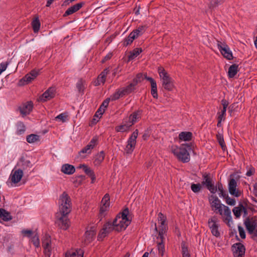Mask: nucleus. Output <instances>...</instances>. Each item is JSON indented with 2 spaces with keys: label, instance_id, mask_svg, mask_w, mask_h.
I'll return each instance as SVG.
<instances>
[{
  "label": "nucleus",
  "instance_id": "f257e3e1",
  "mask_svg": "<svg viewBox=\"0 0 257 257\" xmlns=\"http://www.w3.org/2000/svg\"><path fill=\"white\" fill-rule=\"evenodd\" d=\"M59 211L55 214V223L63 230H67L70 226L68 215L71 211V200L66 192H63L58 200Z\"/></svg>",
  "mask_w": 257,
  "mask_h": 257
},
{
  "label": "nucleus",
  "instance_id": "f03ea898",
  "mask_svg": "<svg viewBox=\"0 0 257 257\" xmlns=\"http://www.w3.org/2000/svg\"><path fill=\"white\" fill-rule=\"evenodd\" d=\"M209 201L214 211L216 212L217 209H219L220 207H223V214L226 216V220L229 221L231 219V211L229 207L221 204L220 200L216 196L211 195L209 198Z\"/></svg>",
  "mask_w": 257,
  "mask_h": 257
},
{
  "label": "nucleus",
  "instance_id": "7ed1b4c3",
  "mask_svg": "<svg viewBox=\"0 0 257 257\" xmlns=\"http://www.w3.org/2000/svg\"><path fill=\"white\" fill-rule=\"evenodd\" d=\"M158 72L162 79V85L164 89L168 91H172L175 87L172 78L162 66L158 67Z\"/></svg>",
  "mask_w": 257,
  "mask_h": 257
},
{
  "label": "nucleus",
  "instance_id": "20e7f679",
  "mask_svg": "<svg viewBox=\"0 0 257 257\" xmlns=\"http://www.w3.org/2000/svg\"><path fill=\"white\" fill-rule=\"evenodd\" d=\"M191 150V145L189 144H182L178 153V159L183 163H188L190 160L189 152Z\"/></svg>",
  "mask_w": 257,
  "mask_h": 257
},
{
  "label": "nucleus",
  "instance_id": "39448f33",
  "mask_svg": "<svg viewBox=\"0 0 257 257\" xmlns=\"http://www.w3.org/2000/svg\"><path fill=\"white\" fill-rule=\"evenodd\" d=\"M244 224L249 234H252L254 231H257L256 216L247 217L244 221Z\"/></svg>",
  "mask_w": 257,
  "mask_h": 257
},
{
  "label": "nucleus",
  "instance_id": "423d86ee",
  "mask_svg": "<svg viewBox=\"0 0 257 257\" xmlns=\"http://www.w3.org/2000/svg\"><path fill=\"white\" fill-rule=\"evenodd\" d=\"M217 46L221 54L224 58L229 60L233 59L232 53L225 43L217 41Z\"/></svg>",
  "mask_w": 257,
  "mask_h": 257
},
{
  "label": "nucleus",
  "instance_id": "0eeeda50",
  "mask_svg": "<svg viewBox=\"0 0 257 257\" xmlns=\"http://www.w3.org/2000/svg\"><path fill=\"white\" fill-rule=\"evenodd\" d=\"M158 222L160 224L159 226V235H164L168 229L167 224L165 223L166 221V217L161 212L158 214Z\"/></svg>",
  "mask_w": 257,
  "mask_h": 257
},
{
  "label": "nucleus",
  "instance_id": "6e6552de",
  "mask_svg": "<svg viewBox=\"0 0 257 257\" xmlns=\"http://www.w3.org/2000/svg\"><path fill=\"white\" fill-rule=\"evenodd\" d=\"M208 226L211 230V233L215 237L220 236V232L218 230V224L217 223V218L215 217L209 218L208 221Z\"/></svg>",
  "mask_w": 257,
  "mask_h": 257
},
{
  "label": "nucleus",
  "instance_id": "1a4fd4ad",
  "mask_svg": "<svg viewBox=\"0 0 257 257\" xmlns=\"http://www.w3.org/2000/svg\"><path fill=\"white\" fill-rule=\"evenodd\" d=\"M231 249L234 256L243 257L244 255L245 247L240 242L233 244L231 247Z\"/></svg>",
  "mask_w": 257,
  "mask_h": 257
},
{
  "label": "nucleus",
  "instance_id": "9d476101",
  "mask_svg": "<svg viewBox=\"0 0 257 257\" xmlns=\"http://www.w3.org/2000/svg\"><path fill=\"white\" fill-rule=\"evenodd\" d=\"M237 182L233 178L230 179L228 183L229 193L236 197H239L241 194V191L237 189Z\"/></svg>",
  "mask_w": 257,
  "mask_h": 257
},
{
  "label": "nucleus",
  "instance_id": "9b49d317",
  "mask_svg": "<svg viewBox=\"0 0 257 257\" xmlns=\"http://www.w3.org/2000/svg\"><path fill=\"white\" fill-rule=\"evenodd\" d=\"M42 246L44 249V252L46 255L50 257L51 251V236L46 234L42 239Z\"/></svg>",
  "mask_w": 257,
  "mask_h": 257
},
{
  "label": "nucleus",
  "instance_id": "f8f14e48",
  "mask_svg": "<svg viewBox=\"0 0 257 257\" xmlns=\"http://www.w3.org/2000/svg\"><path fill=\"white\" fill-rule=\"evenodd\" d=\"M56 89L55 87H49L40 97L39 99L42 102H45L54 98L55 96Z\"/></svg>",
  "mask_w": 257,
  "mask_h": 257
},
{
  "label": "nucleus",
  "instance_id": "ddd939ff",
  "mask_svg": "<svg viewBox=\"0 0 257 257\" xmlns=\"http://www.w3.org/2000/svg\"><path fill=\"white\" fill-rule=\"evenodd\" d=\"M113 224H114V226H115V230L117 232H119L122 230L125 229L130 223H127L125 220H121L119 216H116L113 220Z\"/></svg>",
  "mask_w": 257,
  "mask_h": 257
},
{
  "label": "nucleus",
  "instance_id": "4468645a",
  "mask_svg": "<svg viewBox=\"0 0 257 257\" xmlns=\"http://www.w3.org/2000/svg\"><path fill=\"white\" fill-rule=\"evenodd\" d=\"M33 107V103L32 101H28L19 107V110L21 114L24 116L29 114Z\"/></svg>",
  "mask_w": 257,
  "mask_h": 257
},
{
  "label": "nucleus",
  "instance_id": "2eb2a0df",
  "mask_svg": "<svg viewBox=\"0 0 257 257\" xmlns=\"http://www.w3.org/2000/svg\"><path fill=\"white\" fill-rule=\"evenodd\" d=\"M96 232L93 227H91L89 230H87L84 235L83 242L85 245H87L91 242L94 238Z\"/></svg>",
  "mask_w": 257,
  "mask_h": 257
},
{
  "label": "nucleus",
  "instance_id": "dca6fc26",
  "mask_svg": "<svg viewBox=\"0 0 257 257\" xmlns=\"http://www.w3.org/2000/svg\"><path fill=\"white\" fill-rule=\"evenodd\" d=\"M23 171L21 169H18V170H13L10 175V178L12 182L14 183H17L20 181L23 176Z\"/></svg>",
  "mask_w": 257,
  "mask_h": 257
},
{
  "label": "nucleus",
  "instance_id": "f3484780",
  "mask_svg": "<svg viewBox=\"0 0 257 257\" xmlns=\"http://www.w3.org/2000/svg\"><path fill=\"white\" fill-rule=\"evenodd\" d=\"M84 5V2L79 3L76 4V5L69 8L65 12L63 15V17H65L68 16L70 15L73 14V13L77 12Z\"/></svg>",
  "mask_w": 257,
  "mask_h": 257
},
{
  "label": "nucleus",
  "instance_id": "a211bd4d",
  "mask_svg": "<svg viewBox=\"0 0 257 257\" xmlns=\"http://www.w3.org/2000/svg\"><path fill=\"white\" fill-rule=\"evenodd\" d=\"M40 70L33 69L31 70L29 73L27 74L21 80L29 83L33 80L39 75Z\"/></svg>",
  "mask_w": 257,
  "mask_h": 257
},
{
  "label": "nucleus",
  "instance_id": "6ab92c4d",
  "mask_svg": "<svg viewBox=\"0 0 257 257\" xmlns=\"http://www.w3.org/2000/svg\"><path fill=\"white\" fill-rule=\"evenodd\" d=\"M157 238L158 240L157 241V246L159 254H160L161 256H163L165 252V245L164 242L165 237L164 236V235H161V236H159V235H158Z\"/></svg>",
  "mask_w": 257,
  "mask_h": 257
},
{
  "label": "nucleus",
  "instance_id": "aec40b11",
  "mask_svg": "<svg viewBox=\"0 0 257 257\" xmlns=\"http://www.w3.org/2000/svg\"><path fill=\"white\" fill-rule=\"evenodd\" d=\"M129 209L127 207L125 208L122 212H119L116 216H119L121 220L126 221L127 223H131V219H130Z\"/></svg>",
  "mask_w": 257,
  "mask_h": 257
},
{
  "label": "nucleus",
  "instance_id": "412c9836",
  "mask_svg": "<svg viewBox=\"0 0 257 257\" xmlns=\"http://www.w3.org/2000/svg\"><path fill=\"white\" fill-rule=\"evenodd\" d=\"M193 134L190 132H182L179 135V141L188 142L192 140Z\"/></svg>",
  "mask_w": 257,
  "mask_h": 257
},
{
  "label": "nucleus",
  "instance_id": "4be33fe9",
  "mask_svg": "<svg viewBox=\"0 0 257 257\" xmlns=\"http://www.w3.org/2000/svg\"><path fill=\"white\" fill-rule=\"evenodd\" d=\"M61 171L65 174L71 175L75 172V168L73 165L66 164L62 165Z\"/></svg>",
  "mask_w": 257,
  "mask_h": 257
},
{
  "label": "nucleus",
  "instance_id": "5701e85b",
  "mask_svg": "<svg viewBox=\"0 0 257 257\" xmlns=\"http://www.w3.org/2000/svg\"><path fill=\"white\" fill-rule=\"evenodd\" d=\"M84 251L81 249H77L75 251H67L65 257H83Z\"/></svg>",
  "mask_w": 257,
  "mask_h": 257
},
{
  "label": "nucleus",
  "instance_id": "b1692460",
  "mask_svg": "<svg viewBox=\"0 0 257 257\" xmlns=\"http://www.w3.org/2000/svg\"><path fill=\"white\" fill-rule=\"evenodd\" d=\"M109 72L108 68H105L102 72L98 75L97 77V82L96 83L95 85L97 86L100 85V83H104L106 80V77Z\"/></svg>",
  "mask_w": 257,
  "mask_h": 257
},
{
  "label": "nucleus",
  "instance_id": "393cba45",
  "mask_svg": "<svg viewBox=\"0 0 257 257\" xmlns=\"http://www.w3.org/2000/svg\"><path fill=\"white\" fill-rule=\"evenodd\" d=\"M0 218L4 221H9L13 219L11 213L4 208L0 209Z\"/></svg>",
  "mask_w": 257,
  "mask_h": 257
},
{
  "label": "nucleus",
  "instance_id": "a878e982",
  "mask_svg": "<svg viewBox=\"0 0 257 257\" xmlns=\"http://www.w3.org/2000/svg\"><path fill=\"white\" fill-rule=\"evenodd\" d=\"M239 71L238 65L234 64L231 65L228 69V77L230 78H233Z\"/></svg>",
  "mask_w": 257,
  "mask_h": 257
},
{
  "label": "nucleus",
  "instance_id": "bb28decb",
  "mask_svg": "<svg viewBox=\"0 0 257 257\" xmlns=\"http://www.w3.org/2000/svg\"><path fill=\"white\" fill-rule=\"evenodd\" d=\"M18 165L21 167V169L24 170H26L28 168H30L32 167L31 162L29 160H27L25 159L24 158H21L19 163L18 164Z\"/></svg>",
  "mask_w": 257,
  "mask_h": 257
},
{
  "label": "nucleus",
  "instance_id": "cd10ccee",
  "mask_svg": "<svg viewBox=\"0 0 257 257\" xmlns=\"http://www.w3.org/2000/svg\"><path fill=\"white\" fill-rule=\"evenodd\" d=\"M105 157V153L103 151L100 152L95 157L94 164L95 166H99L103 161Z\"/></svg>",
  "mask_w": 257,
  "mask_h": 257
},
{
  "label": "nucleus",
  "instance_id": "c85d7f7f",
  "mask_svg": "<svg viewBox=\"0 0 257 257\" xmlns=\"http://www.w3.org/2000/svg\"><path fill=\"white\" fill-rule=\"evenodd\" d=\"M136 86L132 82L127 86L122 88L121 89L124 95H128L136 89Z\"/></svg>",
  "mask_w": 257,
  "mask_h": 257
},
{
  "label": "nucleus",
  "instance_id": "c756f323",
  "mask_svg": "<svg viewBox=\"0 0 257 257\" xmlns=\"http://www.w3.org/2000/svg\"><path fill=\"white\" fill-rule=\"evenodd\" d=\"M143 51L141 48H136L130 52L128 56V61L133 60L137 57Z\"/></svg>",
  "mask_w": 257,
  "mask_h": 257
},
{
  "label": "nucleus",
  "instance_id": "7c9ffc66",
  "mask_svg": "<svg viewBox=\"0 0 257 257\" xmlns=\"http://www.w3.org/2000/svg\"><path fill=\"white\" fill-rule=\"evenodd\" d=\"M147 28V27L146 25L140 26L136 29L133 31L132 33H134L136 37L137 38L139 36H141L145 33Z\"/></svg>",
  "mask_w": 257,
  "mask_h": 257
},
{
  "label": "nucleus",
  "instance_id": "2f4dec72",
  "mask_svg": "<svg viewBox=\"0 0 257 257\" xmlns=\"http://www.w3.org/2000/svg\"><path fill=\"white\" fill-rule=\"evenodd\" d=\"M136 38H137L135 34L131 32L122 42V45L124 47H126L129 45H131L133 43V41Z\"/></svg>",
  "mask_w": 257,
  "mask_h": 257
},
{
  "label": "nucleus",
  "instance_id": "473e14b6",
  "mask_svg": "<svg viewBox=\"0 0 257 257\" xmlns=\"http://www.w3.org/2000/svg\"><path fill=\"white\" fill-rule=\"evenodd\" d=\"M181 253L182 257H190L188 246L185 241H182L181 243Z\"/></svg>",
  "mask_w": 257,
  "mask_h": 257
},
{
  "label": "nucleus",
  "instance_id": "72a5a7b5",
  "mask_svg": "<svg viewBox=\"0 0 257 257\" xmlns=\"http://www.w3.org/2000/svg\"><path fill=\"white\" fill-rule=\"evenodd\" d=\"M224 1L225 0H209L208 7L211 10H214L218 6L222 4Z\"/></svg>",
  "mask_w": 257,
  "mask_h": 257
},
{
  "label": "nucleus",
  "instance_id": "f704fd0d",
  "mask_svg": "<svg viewBox=\"0 0 257 257\" xmlns=\"http://www.w3.org/2000/svg\"><path fill=\"white\" fill-rule=\"evenodd\" d=\"M203 181L201 183L202 185L206 186L213 182L211 175L209 173H205L202 175Z\"/></svg>",
  "mask_w": 257,
  "mask_h": 257
},
{
  "label": "nucleus",
  "instance_id": "c9c22d12",
  "mask_svg": "<svg viewBox=\"0 0 257 257\" xmlns=\"http://www.w3.org/2000/svg\"><path fill=\"white\" fill-rule=\"evenodd\" d=\"M141 114L140 111H135L130 115L128 118V121L131 123V126L137 121V119L139 118Z\"/></svg>",
  "mask_w": 257,
  "mask_h": 257
},
{
  "label": "nucleus",
  "instance_id": "e433bc0d",
  "mask_svg": "<svg viewBox=\"0 0 257 257\" xmlns=\"http://www.w3.org/2000/svg\"><path fill=\"white\" fill-rule=\"evenodd\" d=\"M102 228L105 229V230H104L107 233V234H108L113 230H115V226H114L113 221L112 222H111L110 221L106 222L103 225Z\"/></svg>",
  "mask_w": 257,
  "mask_h": 257
},
{
  "label": "nucleus",
  "instance_id": "4c0bfd02",
  "mask_svg": "<svg viewBox=\"0 0 257 257\" xmlns=\"http://www.w3.org/2000/svg\"><path fill=\"white\" fill-rule=\"evenodd\" d=\"M139 134V131L138 130H136L133 134L131 135V136L128 138L127 143H128L130 144H132L133 145L136 146V139L138 137Z\"/></svg>",
  "mask_w": 257,
  "mask_h": 257
},
{
  "label": "nucleus",
  "instance_id": "58836bf2",
  "mask_svg": "<svg viewBox=\"0 0 257 257\" xmlns=\"http://www.w3.org/2000/svg\"><path fill=\"white\" fill-rule=\"evenodd\" d=\"M139 134V131L138 130H136L133 134L131 135V136L128 138L127 143H128L130 144H132L133 145L136 146V139L138 137Z\"/></svg>",
  "mask_w": 257,
  "mask_h": 257
},
{
  "label": "nucleus",
  "instance_id": "ea45409f",
  "mask_svg": "<svg viewBox=\"0 0 257 257\" xmlns=\"http://www.w3.org/2000/svg\"><path fill=\"white\" fill-rule=\"evenodd\" d=\"M26 126L22 121H19L17 124L16 134L18 135L23 134L26 131Z\"/></svg>",
  "mask_w": 257,
  "mask_h": 257
},
{
  "label": "nucleus",
  "instance_id": "a19ab883",
  "mask_svg": "<svg viewBox=\"0 0 257 257\" xmlns=\"http://www.w3.org/2000/svg\"><path fill=\"white\" fill-rule=\"evenodd\" d=\"M41 23L38 17L35 18L32 22V26L35 33L38 32L40 28Z\"/></svg>",
  "mask_w": 257,
  "mask_h": 257
},
{
  "label": "nucleus",
  "instance_id": "79ce46f5",
  "mask_svg": "<svg viewBox=\"0 0 257 257\" xmlns=\"http://www.w3.org/2000/svg\"><path fill=\"white\" fill-rule=\"evenodd\" d=\"M216 137L222 149L223 150H225V149H226V145L224 141L223 136L222 134L218 132V133L216 134Z\"/></svg>",
  "mask_w": 257,
  "mask_h": 257
},
{
  "label": "nucleus",
  "instance_id": "37998d69",
  "mask_svg": "<svg viewBox=\"0 0 257 257\" xmlns=\"http://www.w3.org/2000/svg\"><path fill=\"white\" fill-rule=\"evenodd\" d=\"M123 96H124V94L122 89H120L117 90L114 93L111 95L110 98L112 101H114L118 99L120 97H122Z\"/></svg>",
  "mask_w": 257,
  "mask_h": 257
},
{
  "label": "nucleus",
  "instance_id": "c03bdc74",
  "mask_svg": "<svg viewBox=\"0 0 257 257\" xmlns=\"http://www.w3.org/2000/svg\"><path fill=\"white\" fill-rule=\"evenodd\" d=\"M26 140L29 143H34L40 141V136L36 134H30L27 136Z\"/></svg>",
  "mask_w": 257,
  "mask_h": 257
},
{
  "label": "nucleus",
  "instance_id": "a18cd8bd",
  "mask_svg": "<svg viewBox=\"0 0 257 257\" xmlns=\"http://www.w3.org/2000/svg\"><path fill=\"white\" fill-rule=\"evenodd\" d=\"M131 126V125L128 124H124L123 125H120L118 126H116L115 127V131L116 132H127L129 130L130 127Z\"/></svg>",
  "mask_w": 257,
  "mask_h": 257
},
{
  "label": "nucleus",
  "instance_id": "49530a36",
  "mask_svg": "<svg viewBox=\"0 0 257 257\" xmlns=\"http://www.w3.org/2000/svg\"><path fill=\"white\" fill-rule=\"evenodd\" d=\"M84 83L85 81L83 80L82 78L79 79V80L78 81L76 84V87L79 93H84V90L85 88L84 85Z\"/></svg>",
  "mask_w": 257,
  "mask_h": 257
},
{
  "label": "nucleus",
  "instance_id": "de8ad7c7",
  "mask_svg": "<svg viewBox=\"0 0 257 257\" xmlns=\"http://www.w3.org/2000/svg\"><path fill=\"white\" fill-rule=\"evenodd\" d=\"M190 187L194 193H198L202 188V185L200 183H192Z\"/></svg>",
  "mask_w": 257,
  "mask_h": 257
},
{
  "label": "nucleus",
  "instance_id": "09e8293b",
  "mask_svg": "<svg viewBox=\"0 0 257 257\" xmlns=\"http://www.w3.org/2000/svg\"><path fill=\"white\" fill-rule=\"evenodd\" d=\"M144 79V74L140 73L137 74L135 78L133 80L132 82L136 86L139 83L141 82Z\"/></svg>",
  "mask_w": 257,
  "mask_h": 257
},
{
  "label": "nucleus",
  "instance_id": "8fccbe9b",
  "mask_svg": "<svg viewBox=\"0 0 257 257\" xmlns=\"http://www.w3.org/2000/svg\"><path fill=\"white\" fill-rule=\"evenodd\" d=\"M80 168H83L84 172L86 175L90 177L94 174V172L90 168L88 167L86 165L83 164L81 165L79 167Z\"/></svg>",
  "mask_w": 257,
  "mask_h": 257
},
{
  "label": "nucleus",
  "instance_id": "3c124183",
  "mask_svg": "<svg viewBox=\"0 0 257 257\" xmlns=\"http://www.w3.org/2000/svg\"><path fill=\"white\" fill-rule=\"evenodd\" d=\"M218 189L219 193V196L220 197H222L223 198L225 197L226 195L228 194L223 189V186L221 183H218L217 190Z\"/></svg>",
  "mask_w": 257,
  "mask_h": 257
},
{
  "label": "nucleus",
  "instance_id": "603ef678",
  "mask_svg": "<svg viewBox=\"0 0 257 257\" xmlns=\"http://www.w3.org/2000/svg\"><path fill=\"white\" fill-rule=\"evenodd\" d=\"M241 205L242 204L240 203L238 206L234 207L232 210L233 213L236 218H239L241 215L242 208Z\"/></svg>",
  "mask_w": 257,
  "mask_h": 257
},
{
  "label": "nucleus",
  "instance_id": "864d4df0",
  "mask_svg": "<svg viewBox=\"0 0 257 257\" xmlns=\"http://www.w3.org/2000/svg\"><path fill=\"white\" fill-rule=\"evenodd\" d=\"M135 146H136L133 145L132 144L127 143V145L124 149V153L126 154H131L134 151L135 148Z\"/></svg>",
  "mask_w": 257,
  "mask_h": 257
},
{
  "label": "nucleus",
  "instance_id": "5fc2aeb1",
  "mask_svg": "<svg viewBox=\"0 0 257 257\" xmlns=\"http://www.w3.org/2000/svg\"><path fill=\"white\" fill-rule=\"evenodd\" d=\"M206 188L212 194H214L217 191V186H214V183L213 181L205 186Z\"/></svg>",
  "mask_w": 257,
  "mask_h": 257
},
{
  "label": "nucleus",
  "instance_id": "6e6d98bb",
  "mask_svg": "<svg viewBox=\"0 0 257 257\" xmlns=\"http://www.w3.org/2000/svg\"><path fill=\"white\" fill-rule=\"evenodd\" d=\"M109 200L110 198L109 194L107 193L105 194L102 198L101 202L102 205L109 206Z\"/></svg>",
  "mask_w": 257,
  "mask_h": 257
},
{
  "label": "nucleus",
  "instance_id": "4d7b16f0",
  "mask_svg": "<svg viewBox=\"0 0 257 257\" xmlns=\"http://www.w3.org/2000/svg\"><path fill=\"white\" fill-rule=\"evenodd\" d=\"M151 94L154 98H158L157 86V83L151 85Z\"/></svg>",
  "mask_w": 257,
  "mask_h": 257
},
{
  "label": "nucleus",
  "instance_id": "13d9d810",
  "mask_svg": "<svg viewBox=\"0 0 257 257\" xmlns=\"http://www.w3.org/2000/svg\"><path fill=\"white\" fill-rule=\"evenodd\" d=\"M31 242L36 247L40 246V240L39 236L37 234H35L31 239Z\"/></svg>",
  "mask_w": 257,
  "mask_h": 257
},
{
  "label": "nucleus",
  "instance_id": "bf43d9fd",
  "mask_svg": "<svg viewBox=\"0 0 257 257\" xmlns=\"http://www.w3.org/2000/svg\"><path fill=\"white\" fill-rule=\"evenodd\" d=\"M105 229L102 228L97 236V240L98 241H102L103 240L104 238L106 237L108 234L104 230Z\"/></svg>",
  "mask_w": 257,
  "mask_h": 257
},
{
  "label": "nucleus",
  "instance_id": "052dcab7",
  "mask_svg": "<svg viewBox=\"0 0 257 257\" xmlns=\"http://www.w3.org/2000/svg\"><path fill=\"white\" fill-rule=\"evenodd\" d=\"M109 206L101 205L99 209V217L102 218L105 216V212L107 211Z\"/></svg>",
  "mask_w": 257,
  "mask_h": 257
},
{
  "label": "nucleus",
  "instance_id": "680f3d73",
  "mask_svg": "<svg viewBox=\"0 0 257 257\" xmlns=\"http://www.w3.org/2000/svg\"><path fill=\"white\" fill-rule=\"evenodd\" d=\"M98 138L97 136L93 137L88 145H89L92 149L97 145Z\"/></svg>",
  "mask_w": 257,
  "mask_h": 257
},
{
  "label": "nucleus",
  "instance_id": "e2e57ef3",
  "mask_svg": "<svg viewBox=\"0 0 257 257\" xmlns=\"http://www.w3.org/2000/svg\"><path fill=\"white\" fill-rule=\"evenodd\" d=\"M224 198L225 199L226 203L229 205L234 206L235 204V200L233 198H231L228 196V195L225 196Z\"/></svg>",
  "mask_w": 257,
  "mask_h": 257
},
{
  "label": "nucleus",
  "instance_id": "0e129e2a",
  "mask_svg": "<svg viewBox=\"0 0 257 257\" xmlns=\"http://www.w3.org/2000/svg\"><path fill=\"white\" fill-rule=\"evenodd\" d=\"M85 179V176L84 175H79L75 177V179L74 180L73 183L79 185Z\"/></svg>",
  "mask_w": 257,
  "mask_h": 257
},
{
  "label": "nucleus",
  "instance_id": "69168bd1",
  "mask_svg": "<svg viewBox=\"0 0 257 257\" xmlns=\"http://www.w3.org/2000/svg\"><path fill=\"white\" fill-rule=\"evenodd\" d=\"M92 149L91 147L89 145H87L84 148H83L79 153V154L80 155L81 153L84 154V153H87V154H90L91 153V150Z\"/></svg>",
  "mask_w": 257,
  "mask_h": 257
},
{
  "label": "nucleus",
  "instance_id": "338daca9",
  "mask_svg": "<svg viewBox=\"0 0 257 257\" xmlns=\"http://www.w3.org/2000/svg\"><path fill=\"white\" fill-rule=\"evenodd\" d=\"M238 229L240 237L242 239H244L245 238L246 235L244 229L241 226H238Z\"/></svg>",
  "mask_w": 257,
  "mask_h": 257
},
{
  "label": "nucleus",
  "instance_id": "774afa93",
  "mask_svg": "<svg viewBox=\"0 0 257 257\" xmlns=\"http://www.w3.org/2000/svg\"><path fill=\"white\" fill-rule=\"evenodd\" d=\"M9 65V62H3L0 64V74L7 68L8 65Z\"/></svg>",
  "mask_w": 257,
  "mask_h": 257
}]
</instances>
